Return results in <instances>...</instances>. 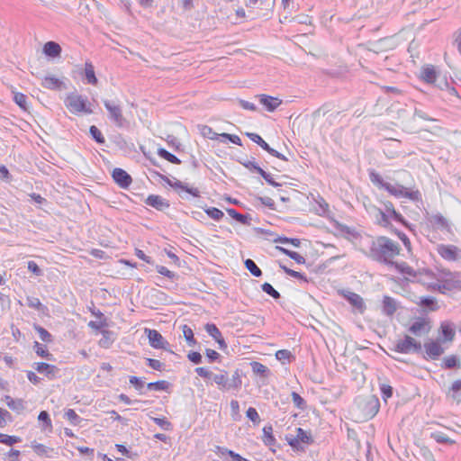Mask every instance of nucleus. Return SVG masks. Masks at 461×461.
<instances>
[{
    "mask_svg": "<svg viewBox=\"0 0 461 461\" xmlns=\"http://www.w3.org/2000/svg\"><path fill=\"white\" fill-rule=\"evenodd\" d=\"M238 162L240 163L244 167L249 169L251 173H258L262 176L265 172L263 168H261L258 164L253 160H240L238 159Z\"/></svg>",
    "mask_w": 461,
    "mask_h": 461,
    "instance_id": "36",
    "label": "nucleus"
},
{
    "mask_svg": "<svg viewBox=\"0 0 461 461\" xmlns=\"http://www.w3.org/2000/svg\"><path fill=\"white\" fill-rule=\"evenodd\" d=\"M151 420L164 430H171L173 428L172 423L166 418L152 417Z\"/></svg>",
    "mask_w": 461,
    "mask_h": 461,
    "instance_id": "58",
    "label": "nucleus"
},
{
    "mask_svg": "<svg viewBox=\"0 0 461 461\" xmlns=\"http://www.w3.org/2000/svg\"><path fill=\"white\" fill-rule=\"evenodd\" d=\"M201 133L203 137L208 138L210 140H218L221 138L220 134L213 131V130L207 125H203L201 127Z\"/></svg>",
    "mask_w": 461,
    "mask_h": 461,
    "instance_id": "57",
    "label": "nucleus"
},
{
    "mask_svg": "<svg viewBox=\"0 0 461 461\" xmlns=\"http://www.w3.org/2000/svg\"><path fill=\"white\" fill-rule=\"evenodd\" d=\"M392 350L402 354H420L421 353L422 346L420 341L416 340L411 336L405 335L403 339L396 341Z\"/></svg>",
    "mask_w": 461,
    "mask_h": 461,
    "instance_id": "4",
    "label": "nucleus"
},
{
    "mask_svg": "<svg viewBox=\"0 0 461 461\" xmlns=\"http://www.w3.org/2000/svg\"><path fill=\"white\" fill-rule=\"evenodd\" d=\"M182 330H183L185 341L189 346L193 347L197 344V340L194 338L193 330L188 325H186V324L183 325Z\"/></svg>",
    "mask_w": 461,
    "mask_h": 461,
    "instance_id": "44",
    "label": "nucleus"
},
{
    "mask_svg": "<svg viewBox=\"0 0 461 461\" xmlns=\"http://www.w3.org/2000/svg\"><path fill=\"white\" fill-rule=\"evenodd\" d=\"M359 408L361 409L363 418L366 420H370L374 418L379 411V399L375 395H369L360 402Z\"/></svg>",
    "mask_w": 461,
    "mask_h": 461,
    "instance_id": "7",
    "label": "nucleus"
},
{
    "mask_svg": "<svg viewBox=\"0 0 461 461\" xmlns=\"http://www.w3.org/2000/svg\"><path fill=\"white\" fill-rule=\"evenodd\" d=\"M444 290L453 291L461 289V277L457 272H443V276L438 279Z\"/></svg>",
    "mask_w": 461,
    "mask_h": 461,
    "instance_id": "10",
    "label": "nucleus"
},
{
    "mask_svg": "<svg viewBox=\"0 0 461 461\" xmlns=\"http://www.w3.org/2000/svg\"><path fill=\"white\" fill-rule=\"evenodd\" d=\"M295 437L297 438V439L299 440V442L301 443V445H310L313 442V439L311 436V434H309L306 430H304L302 428H297L296 429V435Z\"/></svg>",
    "mask_w": 461,
    "mask_h": 461,
    "instance_id": "41",
    "label": "nucleus"
},
{
    "mask_svg": "<svg viewBox=\"0 0 461 461\" xmlns=\"http://www.w3.org/2000/svg\"><path fill=\"white\" fill-rule=\"evenodd\" d=\"M450 391L452 398L459 402L461 401V379H457L452 384Z\"/></svg>",
    "mask_w": 461,
    "mask_h": 461,
    "instance_id": "53",
    "label": "nucleus"
},
{
    "mask_svg": "<svg viewBox=\"0 0 461 461\" xmlns=\"http://www.w3.org/2000/svg\"><path fill=\"white\" fill-rule=\"evenodd\" d=\"M429 221L433 227L440 230H448L449 224L447 220L440 213L434 214L429 217Z\"/></svg>",
    "mask_w": 461,
    "mask_h": 461,
    "instance_id": "29",
    "label": "nucleus"
},
{
    "mask_svg": "<svg viewBox=\"0 0 461 461\" xmlns=\"http://www.w3.org/2000/svg\"><path fill=\"white\" fill-rule=\"evenodd\" d=\"M5 400H6L7 406L11 410H13L18 413L23 411L25 409L24 402L22 399H13L11 396L6 395Z\"/></svg>",
    "mask_w": 461,
    "mask_h": 461,
    "instance_id": "35",
    "label": "nucleus"
},
{
    "mask_svg": "<svg viewBox=\"0 0 461 461\" xmlns=\"http://www.w3.org/2000/svg\"><path fill=\"white\" fill-rule=\"evenodd\" d=\"M380 391L382 398L386 402L387 399L391 398L393 394V388L386 384H380Z\"/></svg>",
    "mask_w": 461,
    "mask_h": 461,
    "instance_id": "61",
    "label": "nucleus"
},
{
    "mask_svg": "<svg viewBox=\"0 0 461 461\" xmlns=\"http://www.w3.org/2000/svg\"><path fill=\"white\" fill-rule=\"evenodd\" d=\"M145 203L160 212H163L170 207L169 202L158 194H149L145 199Z\"/></svg>",
    "mask_w": 461,
    "mask_h": 461,
    "instance_id": "18",
    "label": "nucleus"
},
{
    "mask_svg": "<svg viewBox=\"0 0 461 461\" xmlns=\"http://www.w3.org/2000/svg\"><path fill=\"white\" fill-rule=\"evenodd\" d=\"M430 330V321L424 317H417L408 328V331L417 337L427 335Z\"/></svg>",
    "mask_w": 461,
    "mask_h": 461,
    "instance_id": "11",
    "label": "nucleus"
},
{
    "mask_svg": "<svg viewBox=\"0 0 461 461\" xmlns=\"http://www.w3.org/2000/svg\"><path fill=\"white\" fill-rule=\"evenodd\" d=\"M65 418L74 426L79 425L83 421V419L73 409L66 411Z\"/></svg>",
    "mask_w": 461,
    "mask_h": 461,
    "instance_id": "49",
    "label": "nucleus"
},
{
    "mask_svg": "<svg viewBox=\"0 0 461 461\" xmlns=\"http://www.w3.org/2000/svg\"><path fill=\"white\" fill-rule=\"evenodd\" d=\"M33 348L35 350V353L47 360H52L53 355L49 352V350L46 348V347L38 341L34 342Z\"/></svg>",
    "mask_w": 461,
    "mask_h": 461,
    "instance_id": "39",
    "label": "nucleus"
},
{
    "mask_svg": "<svg viewBox=\"0 0 461 461\" xmlns=\"http://www.w3.org/2000/svg\"><path fill=\"white\" fill-rule=\"evenodd\" d=\"M205 356L209 363L221 362V356L214 349L206 348Z\"/></svg>",
    "mask_w": 461,
    "mask_h": 461,
    "instance_id": "63",
    "label": "nucleus"
},
{
    "mask_svg": "<svg viewBox=\"0 0 461 461\" xmlns=\"http://www.w3.org/2000/svg\"><path fill=\"white\" fill-rule=\"evenodd\" d=\"M397 311L396 301L388 295H384L383 298V312L386 316H393Z\"/></svg>",
    "mask_w": 461,
    "mask_h": 461,
    "instance_id": "27",
    "label": "nucleus"
},
{
    "mask_svg": "<svg viewBox=\"0 0 461 461\" xmlns=\"http://www.w3.org/2000/svg\"><path fill=\"white\" fill-rule=\"evenodd\" d=\"M34 330L38 332L40 339L44 342H51L52 341V335L43 327L34 324Z\"/></svg>",
    "mask_w": 461,
    "mask_h": 461,
    "instance_id": "52",
    "label": "nucleus"
},
{
    "mask_svg": "<svg viewBox=\"0 0 461 461\" xmlns=\"http://www.w3.org/2000/svg\"><path fill=\"white\" fill-rule=\"evenodd\" d=\"M103 338L100 339L99 344L104 348H109L113 341V332L108 330H102Z\"/></svg>",
    "mask_w": 461,
    "mask_h": 461,
    "instance_id": "51",
    "label": "nucleus"
},
{
    "mask_svg": "<svg viewBox=\"0 0 461 461\" xmlns=\"http://www.w3.org/2000/svg\"><path fill=\"white\" fill-rule=\"evenodd\" d=\"M103 104L109 113V119L117 126L123 127L126 120L122 115V110L114 101L103 100Z\"/></svg>",
    "mask_w": 461,
    "mask_h": 461,
    "instance_id": "8",
    "label": "nucleus"
},
{
    "mask_svg": "<svg viewBox=\"0 0 461 461\" xmlns=\"http://www.w3.org/2000/svg\"><path fill=\"white\" fill-rule=\"evenodd\" d=\"M81 75L84 76L87 84L96 86L98 83V79L95 76V68L90 61H86L85 63V68L81 72Z\"/></svg>",
    "mask_w": 461,
    "mask_h": 461,
    "instance_id": "26",
    "label": "nucleus"
},
{
    "mask_svg": "<svg viewBox=\"0 0 461 461\" xmlns=\"http://www.w3.org/2000/svg\"><path fill=\"white\" fill-rule=\"evenodd\" d=\"M112 177L113 181L123 189L128 188L131 182L132 178L130 174H128L124 169L116 167L112 172Z\"/></svg>",
    "mask_w": 461,
    "mask_h": 461,
    "instance_id": "16",
    "label": "nucleus"
},
{
    "mask_svg": "<svg viewBox=\"0 0 461 461\" xmlns=\"http://www.w3.org/2000/svg\"><path fill=\"white\" fill-rule=\"evenodd\" d=\"M275 243L291 244L295 248L301 246V240L297 238H288L285 236H278L273 240Z\"/></svg>",
    "mask_w": 461,
    "mask_h": 461,
    "instance_id": "47",
    "label": "nucleus"
},
{
    "mask_svg": "<svg viewBox=\"0 0 461 461\" xmlns=\"http://www.w3.org/2000/svg\"><path fill=\"white\" fill-rule=\"evenodd\" d=\"M42 51L48 58L56 59L60 57L62 49L58 42L50 41L43 45Z\"/></svg>",
    "mask_w": 461,
    "mask_h": 461,
    "instance_id": "22",
    "label": "nucleus"
},
{
    "mask_svg": "<svg viewBox=\"0 0 461 461\" xmlns=\"http://www.w3.org/2000/svg\"><path fill=\"white\" fill-rule=\"evenodd\" d=\"M21 441L22 439L20 437L0 433V443L5 444L7 446H13Z\"/></svg>",
    "mask_w": 461,
    "mask_h": 461,
    "instance_id": "55",
    "label": "nucleus"
},
{
    "mask_svg": "<svg viewBox=\"0 0 461 461\" xmlns=\"http://www.w3.org/2000/svg\"><path fill=\"white\" fill-rule=\"evenodd\" d=\"M259 102L268 112H274L282 104V101L276 97L267 95H259Z\"/></svg>",
    "mask_w": 461,
    "mask_h": 461,
    "instance_id": "23",
    "label": "nucleus"
},
{
    "mask_svg": "<svg viewBox=\"0 0 461 461\" xmlns=\"http://www.w3.org/2000/svg\"><path fill=\"white\" fill-rule=\"evenodd\" d=\"M362 252L372 260L393 266V258L401 252L400 245L385 236H378L370 242L369 251Z\"/></svg>",
    "mask_w": 461,
    "mask_h": 461,
    "instance_id": "1",
    "label": "nucleus"
},
{
    "mask_svg": "<svg viewBox=\"0 0 461 461\" xmlns=\"http://www.w3.org/2000/svg\"><path fill=\"white\" fill-rule=\"evenodd\" d=\"M439 333L442 336L441 342L452 341L456 335L455 325L450 321L441 322Z\"/></svg>",
    "mask_w": 461,
    "mask_h": 461,
    "instance_id": "20",
    "label": "nucleus"
},
{
    "mask_svg": "<svg viewBox=\"0 0 461 461\" xmlns=\"http://www.w3.org/2000/svg\"><path fill=\"white\" fill-rule=\"evenodd\" d=\"M276 249L278 251H280L281 253H283L284 255L290 258L291 259L294 260L297 264H304L305 263V258L302 255H300L299 253H297L295 251L290 250V249L281 247V246H276Z\"/></svg>",
    "mask_w": 461,
    "mask_h": 461,
    "instance_id": "34",
    "label": "nucleus"
},
{
    "mask_svg": "<svg viewBox=\"0 0 461 461\" xmlns=\"http://www.w3.org/2000/svg\"><path fill=\"white\" fill-rule=\"evenodd\" d=\"M41 86L44 88L50 90H60L66 88L64 82L53 76H46L42 80Z\"/></svg>",
    "mask_w": 461,
    "mask_h": 461,
    "instance_id": "24",
    "label": "nucleus"
},
{
    "mask_svg": "<svg viewBox=\"0 0 461 461\" xmlns=\"http://www.w3.org/2000/svg\"><path fill=\"white\" fill-rule=\"evenodd\" d=\"M245 267L250 272V274L256 277H259L262 276L261 269L258 267L254 260L251 258H247L244 261Z\"/></svg>",
    "mask_w": 461,
    "mask_h": 461,
    "instance_id": "43",
    "label": "nucleus"
},
{
    "mask_svg": "<svg viewBox=\"0 0 461 461\" xmlns=\"http://www.w3.org/2000/svg\"><path fill=\"white\" fill-rule=\"evenodd\" d=\"M218 448V452L224 455V454H227L229 455L232 461H241L243 456H241L240 454L234 452L233 450H230V449H228L226 447H217Z\"/></svg>",
    "mask_w": 461,
    "mask_h": 461,
    "instance_id": "60",
    "label": "nucleus"
},
{
    "mask_svg": "<svg viewBox=\"0 0 461 461\" xmlns=\"http://www.w3.org/2000/svg\"><path fill=\"white\" fill-rule=\"evenodd\" d=\"M441 367L443 369H459L461 368L460 359L456 355L446 357L441 363Z\"/></svg>",
    "mask_w": 461,
    "mask_h": 461,
    "instance_id": "30",
    "label": "nucleus"
},
{
    "mask_svg": "<svg viewBox=\"0 0 461 461\" xmlns=\"http://www.w3.org/2000/svg\"><path fill=\"white\" fill-rule=\"evenodd\" d=\"M292 400L294 404L299 410L304 411L307 407L305 400L296 392H292L291 393Z\"/></svg>",
    "mask_w": 461,
    "mask_h": 461,
    "instance_id": "54",
    "label": "nucleus"
},
{
    "mask_svg": "<svg viewBox=\"0 0 461 461\" xmlns=\"http://www.w3.org/2000/svg\"><path fill=\"white\" fill-rule=\"evenodd\" d=\"M34 368L41 374H44L49 379L56 377L59 369L54 366L45 362L34 364Z\"/></svg>",
    "mask_w": 461,
    "mask_h": 461,
    "instance_id": "21",
    "label": "nucleus"
},
{
    "mask_svg": "<svg viewBox=\"0 0 461 461\" xmlns=\"http://www.w3.org/2000/svg\"><path fill=\"white\" fill-rule=\"evenodd\" d=\"M289 446L294 450H303L304 447L301 445L297 438L294 435H286L285 437Z\"/></svg>",
    "mask_w": 461,
    "mask_h": 461,
    "instance_id": "62",
    "label": "nucleus"
},
{
    "mask_svg": "<svg viewBox=\"0 0 461 461\" xmlns=\"http://www.w3.org/2000/svg\"><path fill=\"white\" fill-rule=\"evenodd\" d=\"M261 289L264 293L270 295L275 300H278L281 297L280 293L277 290H276L271 284L267 282H265L264 284L261 285Z\"/></svg>",
    "mask_w": 461,
    "mask_h": 461,
    "instance_id": "50",
    "label": "nucleus"
},
{
    "mask_svg": "<svg viewBox=\"0 0 461 461\" xmlns=\"http://www.w3.org/2000/svg\"><path fill=\"white\" fill-rule=\"evenodd\" d=\"M204 330L218 343L221 350H225L227 348V343L223 339L221 330L214 323H206Z\"/></svg>",
    "mask_w": 461,
    "mask_h": 461,
    "instance_id": "17",
    "label": "nucleus"
},
{
    "mask_svg": "<svg viewBox=\"0 0 461 461\" xmlns=\"http://www.w3.org/2000/svg\"><path fill=\"white\" fill-rule=\"evenodd\" d=\"M242 385L241 375L240 369H236L230 379H229V390H240Z\"/></svg>",
    "mask_w": 461,
    "mask_h": 461,
    "instance_id": "40",
    "label": "nucleus"
},
{
    "mask_svg": "<svg viewBox=\"0 0 461 461\" xmlns=\"http://www.w3.org/2000/svg\"><path fill=\"white\" fill-rule=\"evenodd\" d=\"M430 438H433L437 443H439V444H448V445L455 444V440L451 439L445 433H443L441 431L432 432L430 434Z\"/></svg>",
    "mask_w": 461,
    "mask_h": 461,
    "instance_id": "42",
    "label": "nucleus"
},
{
    "mask_svg": "<svg viewBox=\"0 0 461 461\" xmlns=\"http://www.w3.org/2000/svg\"><path fill=\"white\" fill-rule=\"evenodd\" d=\"M395 267V269L400 272L401 274H404L407 276H410L413 278H416L419 274H420V271H415L411 267H410L406 262H393V266Z\"/></svg>",
    "mask_w": 461,
    "mask_h": 461,
    "instance_id": "28",
    "label": "nucleus"
},
{
    "mask_svg": "<svg viewBox=\"0 0 461 461\" xmlns=\"http://www.w3.org/2000/svg\"><path fill=\"white\" fill-rule=\"evenodd\" d=\"M89 133L92 139L98 144H104L105 142V139L101 132V131L95 126L91 125L89 128Z\"/></svg>",
    "mask_w": 461,
    "mask_h": 461,
    "instance_id": "48",
    "label": "nucleus"
},
{
    "mask_svg": "<svg viewBox=\"0 0 461 461\" xmlns=\"http://www.w3.org/2000/svg\"><path fill=\"white\" fill-rule=\"evenodd\" d=\"M421 77L425 82L429 84L436 83L438 77L435 68L433 66H427L423 68Z\"/></svg>",
    "mask_w": 461,
    "mask_h": 461,
    "instance_id": "32",
    "label": "nucleus"
},
{
    "mask_svg": "<svg viewBox=\"0 0 461 461\" xmlns=\"http://www.w3.org/2000/svg\"><path fill=\"white\" fill-rule=\"evenodd\" d=\"M386 191L397 198L405 197L412 202H422L421 194L419 190H411L399 184L396 185L389 184L386 186Z\"/></svg>",
    "mask_w": 461,
    "mask_h": 461,
    "instance_id": "5",
    "label": "nucleus"
},
{
    "mask_svg": "<svg viewBox=\"0 0 461 461\" xmlns=\"http://www.w3.org/2000/svg\"><path fill=\"white\" fill-rule=\"evenodd\" d=\"M130 384L140 392V393H142V389L144 388V382L141 380L140 377L131 375L129 377Z\"/></svg>",
    "mask_w": 461,
    "mask_h": 461,
    "instance_id": "64",
    "label": "nucleus"
},
{
    "mask_svg": "<svg viewBox=\"0 0 461 461\" xmlns=\"http://www.w3.org/2000/svg\"><path fill=\"white\" fill-rule=\"evenodd\" d=\"M339 293L357 311V312L364 313L366 306L359 294L348 290H340Z\"/></svg>",
    "mask_w": 461,
    "mask_h": 461,
    "instance_id": "15",
    "label": "nucleus"
},
{
    "mask_svg": "<svg viewBox=\"0 0 461 461\" xmlns=\"http://www.w3.org/2000/svg\"><path fill=\"white\" fill-rule=\"evenodd\" d=\"M368 176L370 181L376 185L378 188H382L386 190V186L389 185L390 183L385 182L383 177L375 170L370 169L368 171Z\"/></svg>",
    "mask_w": 461,
    "mask_h": 461,
    "instance_id": "33",
    "label": "nucleus"
},
{
    "mask_svg": "<svg viewBox=\"0 0 461 461\" xmlns=\"http://www.w3.org/2000/svg\"><path fill=\"white\" fill-rule=\"evenodd\" d=\"M417 303L424 311L435 312L439 308L437 299L433 296H421Z\"/></svg>",
    "mask_w": 461,
    "mask_h": 461,
    "instance_id": "25",
    "label": "nucleus"
},
{
    "mask_svg": "<svg viewBox=\"0 0 461 461\" xmlns=\"http://www.w3.org/2000/svg\"><path fill=\"white\" fill-rule=\"evenodd\" d=\"M154 174L158 176L160 179L165 182L167 185H168L170 187H172L175 190H181L183 192H185L189 194H191L194 197H200V191L195 187H191L187 184L175 179L174 181L171 180L169 177H167L165 175H162L157 171H153Z\"/></svg>",
    "mask_w": 461,
    "mask_h": 461,
    "instance_id": "9",
    "label": "nucleus"
},
{
    "mask_svg": "<svg viewBox=\"0 0 461 461\" xmlns=\"http://www.w3.org/2000/svg\"><path fill=\"white\" fill-rule=\"evenodd\" d=\"M424 349L426 356H423V357L427 360H438L445 351L444 348L441 346L440 339L426 342L424 344Z\"/></svg>",
    "mask_w": 461,
    "mask_h": 461,
    "instance_id": "13",
    "label": "nucleus"
},
{
    "mask_svg": "<svg viewBox=\"0 0 461 461\" xmlns=\"http://www.w3.org/2000/svg\"><path fill=\"white\" fill-rule=\"evenodd\" d=\"M158 155L160 158L167 160L168 162H170L172 164H175V165L181 164V160L176 155L170 153L169 151H167L164 148H158Z\"/></svg>",
    "mask_w": 461,
    "mask_h": 461,
    "instance_id": "37",
    "label": "nucleus"
},
{
    "mask_svg": "<svg viewBox=\"0 0 461 461\" xmlns=\"http://www.w3.org/2000/svg\"><path fill=\"white\" fill-rule=\"evenodd\" d=\"M250 366L252 372L262 378H267L271 375L270 369L260 362L252 361Z\"/></svg>",
    "mask_w": 461,
    "mask_h": 461,
    "instance_id": "31",
    "label": "nucleus"
},
{
    "mask_svg": "<svg viewBox=\"0 0 461 461\" xmlns=\"http://www.w3.org/2000/svg\"><path fill=\"white\" fill-rule=\"evenodd\" d=\"M14 103L23 111H28V105H27V96L23 95V93L14 92Z\"/></svg>",
    "mask_w": 461,
    "mask_h": 461,
    "instance_id": "45",
    "label": "nucleus"
},
{
    "mask_svg": "<svg viewBox=\"0 0 461 461\" xmlns=\"http://www.w3.org/2000/svg\"><path fill=\"white\" fill-rule=\"evenodd\" d=\"M220 136L221 138V141L229 140L235 145H242L241 140L238 135L223 132L221 133Z\"/></svg>",
    "mask_w": 461,
    "mask_h": 461,
    "instance_id": "59",
    "label": "nucleus"
},
{
    "mask_svg": "<svg viewBox=\"0 0 461 461\" xmlns=\"http://www.w3.org/2000/svg\"><path fill=\"white\" fill-rule=\"evenodd\" d=\"M264 442L267 446H274L276 444V438L273 435L272 426H265L263 428Z\"/></svg>",
    "mask_w": 461,
    "mask_h": 461,
    "instance_id": "46",
    "label": "nucleus"
},
{
    "mask_svg": "<svg viewBox=\"0 0 461 461\" xmlns=\"http://www.w3.org/2000/svg\"><path fill=\"white\" fill-rule=\"evenodd\" d=\"M438 253L447 261H457L461 259V249L455 245L440 244L437 248Z\"/></svg>",
    "mask_w": 461,
    "mask_h": 461,
    "instance_id": "14",
    "label": "nucleus"
},
{
    "mask_svg": "<svg viewBox=\"0 0 461 461\" xmlns=\"http://www.w3.org/2000/svg\"><path fill=\"white\" fill-rule=\"evenodd\" d=\"M145 332L147 333L149 343L152 348L157 349H164L170 353H174L171 349L168 348V341L166 340L158 330L146 329Z\"/></svg>",
    "mask_w": 461,
    "mask_h": 461,
    "instance_id": "12",
    "label": "nucleus"
},
{
    "mask_svg": "<svg viewBox=\"0 0 461 461\" xmlns=\"http://www.w3.org/2000/svg\"><path fill=\"white\" fill-rule=\"evenodd\" d=\"M65 105L72 113H86L91 114L93 110L90 107V103L86 96H83L76 92L67 95L65 99Z\"/></svg>",
    "mask_w": 461,
    "mask_h": 461,
    "instance_id": "3",
    "label": "nucleus"
},
{
    "mask_svg": "<svg viewBox=\"0 0 461 461\" xmlns=\"http://www.w3.org/2000/svg\"><path fill=\"white\" fill-rule=\"evenodd\" d=\"M194 372L204 379L212 378L214 383L223 390H229V379L228 373L225 370H221V374H213L205 367H196Z\"/></svg>",
    "mask_w": 461,
    "mask_h": 461,
    "instance_id": "6",
    "label": "nucleus"
},
{
    "mask_svg": "<svg viewBox=\"0 0 461 461\" xmlns=\"http://www.w3.org/2000/svg\"><path fill=\"white\" fill-rule=\"evenodd\" d=\"M205 213L214 221H220L223 218L224 213L222 211L216 207H209L204 209Z\"/></svg>",
    "mask_w": 461,
    "mask_h": 461,
    "instance_id": "56",
    "label": "nucleus"
},
{
    "mask_svg": "<svg viewBox=\"0 0 461 461\" xmlns=\"http://www.w3.org/2000/svg\"><path fill=\"white\" fill-rule=\"evenodd\" d=\"M31 447L38 456H41L54 458L58 455V452L54 448L46 447L43 444L36 442L35 440L31 443Z\"/></svg>",
    "mask_w": 461,
    "mask_h": 461,
    "instance_id": "19",
    "label": "nucleus"
},
{
    "mask_svg": "<svg viewBox=\"0 0 461 461\" xmlns=\"http://www.w3.org/2000/svg\"><path fill=\"white\" fill-rule=\"evenodd\" d=\"M384 210H382L375 205L370 206L369 212L375 218V222L384 228H392L390 219L402 224L404 227L411 230V224L404 219V217L394 209L392 202H383Z\"/></svg>",
    "mask_w": 461,
    "mask_h": 461,
    "instance_id": "2",
    "label": "nucleus"
},
{
    "mask_svg": "<svg viewBox=\"0 0 461 461\" xmlns=\"http://www.w3.org/2000/svg\"><path fill=\"white\" fill-rule=\"evenodd\" d=\"M171 384L166 380H158L147 384V388L153 391H167Z\"/></svg>",
    "mask_w": 461,
    "mask_h": 461,
    "instance_id": "38",
    "label": "nucleus"
}]
</instances>
